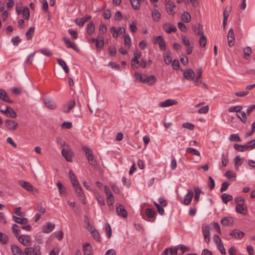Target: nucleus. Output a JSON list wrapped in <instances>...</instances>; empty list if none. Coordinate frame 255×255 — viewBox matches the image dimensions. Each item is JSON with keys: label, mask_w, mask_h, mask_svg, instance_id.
<instances>
[{"label": "nucleus", "mask_w": 255, "mask_h": 255, "mask_svg": "<svg viewBox=\"0 0 255 255\" xmlns=\"http://www.w3.org/2000/svg\"><path fill=\"white\" fill-rule=\"evenodd\" d=\"M235 201L237 203L236 211L237 213L242 215H246L248 212L247 208L245 204V199L242 197H237Z\"/></svg>", "instance_id": "obj_1"}, {"label": "nucleus", "mask_w": 255, "mask_h": 255, "mask_svg": "<svg viewBox=\"0 0 255 255\" xmlns=\"http://www.w3.org/2000/svg\"><path fill=\"white\" fill-rule=\"evenodd\" d=\"M252 145H249L246 144L245 145H239L238 144H235L234 147L236 150L241 152H244L245 151L251 150L255 148V140H252L249 141V143H252Z\"/></svg>", "instance_id": "obj_2"}, {"label": "nucleus", "mask_w": 255, "mask_h": 255, "mask_svg": "<svg viewBox=\"0 0 255 255\" xmlns=\"http://www.w3.org/2000/svg\"><path fill=\"white\" fill-rule=\"evenodd\" d=\"M61 153L67 161L72 162L73 161V153L69 145L63 147Z\"/></svg>", "instance_id": "obj_3"}, {"label": "nucleus", "mask_w": 255, "mask_h": 255, "mask_svg": "<svg viewBox=\"0 0 255 255\" xmlns=\"http://www.w3.org/2000/svg\"><path fill=\"white\" fill-rule=\"evenodd\" d=\"M40 250V247L39 245L34 246L33 247L25 248L24 253L26 255H41Z\"/></svg>", "instance_id": "obj_4"}, {"label": "nucleus", "mask_w": 255, "mask_h": 255, "mask_svg": "<svg viewBox=\"0 0 255 255\" xmlns=\"http://www.w3.org/2000/svg\"><path fill=\"white\" fill-rule=\"evenodd\" d=\"M18 241L24 246H30L31 245V239L29 235H23L17 237Z\"/></svg>", "instance_id": "obj_5"}, {"label": "nucleus", "mask_w": 255, "mask_h": 255, "mask_svg": "<svg viewBox=\"0 0 255 255\" xmlns=\"http://www.w3.org/2000/svg\"><path fill=\"white\" fill-rule=\"evenodd\" d=\"M153 43H158L161 50H165L166 44L163 37L161 35L155 37L153 38Z\"/></svg>", "instance_id": "obj_6"}, {"label": "nucleus", "mask_w": 255, "mask_h": 255, "mask_svg": "<svg viewBox=\"0 0 255 255\" xmlns=\"http://www.w3.org/2000/svg\"><path fill=\"white\" fill-rule=\"evenodd\" d=\"M165 7L167 12L170 15H174L175 12L174 8L175 7V4L170 0H166Z\"/></svg>", "instance_id": "obj_7"}, {"label": "nucleus", "mask_w": 255, "mask_h": 255, "mask_svg": "<svg viewBox=\"0 0 255 255\" xmlns=\"http://www.w3.org/2000/svg\"><path fill=\"white\" fill-rule=\"evenodd\" d=\"M210 228L207 224H203L202 226V231L205 238V242L209 244L210 241Z\"/></svg>", "instance_id": "obj_8"}, {"label": "nucleus", "mask_w": 255, "mask_h": 255, "mask_svg": "<svg viewBox=\"0 0 255 255\" xmlns=\"http://www.w3.org/2000/svg\"><path fill=\"white\" fill-rule=\"evenodd\" d=\"M5 124L6 128L9 130H15L17 129L18 124L14 121L7 119L5 121Z\"/></svg>", "instance_id": "obj_9"}, {"label": "nucleus", "mask_w": 255, "mask_h": 255, "mask_svg": "<svg viewBox=\"0 0 255 255\" xmlns=\"http://www.w3.org/2000/svg\"><path fill=\"white\" fill-rule=\"evenodd\" d=\"M18 184L23 188L29 192H32L34 189V187L29 182L24 180L18 181Z\"/></svg>", "instance_id": "obj_10"}, {"label": "nucleus", "mask_w": 255, "mask_h": 255, "mask_svg": "<svg viewBox=\"0 0 255 255\" xmlns=\"http://www.w3.org/2000/svg\"><path fill=\"white\" fill-rule=\"evenodd\" d=\"M178 104V102L173 99H167L165 101L161 102L159 104L160 107L165 108Z\"/></svg>", "instance_id": "obj_11"}, {"label": "nucleus", "mask_w": 255, "mask_h": 255, "mask_svg": "<svg viewBox=\"0 0 255 255\" xmlns=\"http://www.w3.org/2000/svg\"><path fill=\"white\" fill-rule=\"evenodd\" d=\"M117 212L119 216L124 218H126L128 216V213L124 205L122 204H119V206L117 207Z\"/></svg>", "instance_id": "obj_12"}, {"label": "nucleus", "mask_w": 255, "mask_h": 255, "mask_svg": "<svg viewBox=\"0 0 255 255\" xmlns=\"http://www.w3.org/2000/svg\"><path fill=\"white\" fill-rule=\"evenodd\" d=\"M44 103L45 106L50 110H54L57 108V105L54 101L50 99L46 98L43 99Z\"/></svg>", "instance_id": "obj_13"}, {"label": "nucleus", "mask_w": 255, "mask_h": 255, "mask_svg": "<svg viewBox=\"0 0 255 255\" xmlns=\"http://www.w3.org/2000/svg\"><path fill=\"white\" fill-rule=\"evenodd\" d=\"M163 29L168 33L177 31L176 27L169 23H164L163 24Z\"/></svg>", "instance_id": "obj_14"}, {"label": "nucleus", "mask_w": 255, "mask_h": 255, "mask_svg": "<svg viewBox=\"0 0 255 255\" xmlns=\"http://www.w3.org/2000/svg\"><path fill=\"white\" fill-rule=\"evenodd\" d=\"M75 190L76 194L80 198V200L82 201L83 204H85L86 199L81 186L80 185L79 186L75 187Z\"/></svg>", "instance_id": "obj_15"}, {"label": "nucleus", "mask_w": 255, "mask_h": 255, "mask_svg": "<svg viewBox=\"0 0 255 255\" xmlns=\"http://www.w3.org/2000/svg\"><path fill=\"white\" fill-rule=\"evenodd\" d=\"M183 76L187 80H194L195 73L192 69H188L184 71Z\"/></svg>", "instance_id": "obj_16"}, {"label": "nucleus", "mask_w": 255, "mask_h": 255, "mask_svg": "<svg viewBox=\"0 0 255 255\" xmlns=\"http://www.w3.org/2000/svg\"><path fill=\"white\" fill-rule=\"evenodd\" d=\"M245 233L238 229H235L231 231L230 235L236 239H241L245 236Z\"/></svg>", "instance_id": "obj_17"}, {"label": "nucleus", "mask_w": 255, "mask_h": 255, "mask_svg": "<svg viewBox=\"0 0 255 255\" xmlns=\"http://www.w3.org/2000/svg\"><path fill=\"white\" fill-rule=\"evenodd\" d=\"M193 30L196 35L201 36L204 35L203 26L200 23L195 25Z\"/></svg>", "instance_id": "obj_18"}, {"label": "nucleus", "mask_w": 255, "mask_h": 255, "mask_svg": "<svg viewBox=\"0 0 255 255\" xmlns=\"http://www.w3.org/2000/svg\"><path fill=\"white\" fill-rule=\"evenodd\" d=\"M63 40L65 42V44L67 45V47L71 48L75 51L79 50V48L76 45V44L71 42L68 38L64 37L63 38Z\"/></svg>", "instance_id": "obj_19"}, {"label": "nucleus", "mask_w": 255, "mask_h": 255, "mask_svg": "<svg viewBox=\"0 0 255 255\" xmlns=\"http://www.w3.org/2000/svg\"><path fill=\"white\" fill-rule=\"evenodd\" d=\"M193 196V192L191 189L188 191V193L185 196L184 199V204L186 205H189L192 199Z\"/></svg>", "instance_id": "obj_20"}, {"label": "nucleus", "mask_w": 255, "mask_h": 255, "mask_svg": "<svg viewBox=\"0 0 255 255\" xmlns=\"http://www.w3.org/2000/svg\"><path fill=\"white\" fill-rule=\"evenodd\" d=\"M75 105L74 100L70 101L67 105L63 106V110L64 113H68L70 110L74 108Z\"/></svg>", "instance_id": "obj_21"}, {"label": "nucleus", "mask_w": 255, "mask_h": 255, "mask_svg": "<svg viewBox=\"0 0 255 255\" xmlns=\"http://www.w3.org/2000/svg\"><path fill=\"white\" fill-rule=\"evenodd\" d=\"M144 82L145 83H147L149 85H153L156 82V77L154 75H150V76H148L146 74H144Z\"/></svg>", "instance_id": "obj_22"}, {"label": "nucleus", "mask_w": 255, "mask_h": 255, "mask_svg": "<svg viewBox=\"0 0 255 255\" xmlns=\"http://www.w3.org/2000/svg\"><path fill=\"white\" fill-rule=\"evenodd\" d=\"M0 99L6 103H12V101L9 99L6 92L2 89H0Z\"/></svg>", "instance_id": "obj_23"}, {"label": "nucleus", "mask_w": 255, "mask_h": 255, "mask_svg": "<svg viewBox=\"0 0 255 255\" xmlns=\"http://www.w3.org/2000/svg\"><path fill=\"white\" fill-rule=\"evenodd\" d=\"M83 247L84 255H92V247L89 243L83 244Z\"/></svg>", "instance_id": "obj_24"}, {"label": "nucleus", "mask_w": 255, "mask_h": 255, "mask_svg": "<svg viewBox=\"0 0 255 255\" xmlns=\"http://www.w3.org/2000/svg\"><path fill=\"white\" fill-rule=\"evenodd\" d=\"M221 223L223 226H229L234 223V219L231 217H224L221 220Z\"/></svg>", "instance_id": "obj_25"}, {"label": "nucleus", "mask_w": 255, "mask_h": 255, "mask_svg": "<svg viewBox=\"0 0 255 255\" xmlns=\"http://www.w3.org/2000/svg\"><path fill=\"white\" fill-rule=\"evenodd\" d=\"M54 224L48 223L46 225L43 227L42 231L44 233H49L54 229Z\"/></svg>", "instance_id": "obj_26"}, {"label": "nucleus", "mask_w": 255, "mask_h": 255, "mask_svg": "<svg viewBox=\"0 0 255 255\" xmlns=\"http://www.w3.org/2000/svg\"><path fill=\"white\" fill-rule=\"evenodd\" d=\"M11 250L14 255H24L21 250L16 245H11Z\"/></svg>", "instance_id": "obj_27"}, {"label": "nucleus", "mask_w": 255, "mask_h": 255, "mask_svg": "<svg viewBox=\"0 0 255 255\" xmlns=\"http://www.w3.org/2000/svg\"><path fill=\"white\" fill-rule=\"evenodd\" d=\"M178 248H168L163 252L164 255H177Z\"/></svg>", "instance_id": "obj_28"}, {"label": "nucleus", "mask_w": 255, "mask_h": 255, "mask_svg": "<svg viewBox=\"0 0 255 255\" xmlns=\"http://www.w3.org/2000/svg\"><path fill=\"white\" fill-rule=\"evenodd\" d=\"M6 116L11 118H16L17 117L16 113L13 110V109L10 107H7V112H6Z\"/></svg>", "instance_id": "obj_29"}, {"label": "nucleus", "mask_w": 255, "mask_h": 255, "mask_svg": "<svg viewBox=\"0 0 255 255\" xmlns=\"http://www.w3.org/2000/svg\"><path fill=\"white\" fill-rule=\"evenodd\" d=\"M164 60L165 63L168 65L170 64L172 61V53L170 52H167L163 54Z\"/></svg>", "instance_id": "obj_30"}, {"label": "nucleus", "mask_w": 255, "mask_h": 255, "mask_svg": "<svg viewBox=\"0 0 255 255\" xmlns=\"http://www.w3.org/2000/svg\"><path fill=\"white\" fill-rule=\"evenodd\" d=\"M12 218L16 223L19 224H27L28 222V219L26 218H20L15 216H13Z\"/></svg>", "instance_id": "obj_31"}, {"label": "nucleus", "mask_w": 255, "mask_h": 255, "mask_svg": "<svg viewBox=\"0 0 255 255\" xmlns=\"http://www.w3.org/2000/svg\"><path fill=\"white\" fill-rule=\"evenodd\" d=\"M132 8L134 10L140 8V2H143L144 0H129Z\"/></svg>", "instance_id": "obj_32"}, {"label": "nucleus", "mask_w": 255, "mask_h": 255, "mask_svg": "<svg viewBox=\"0 0 255 255\" xmlns=\"http://www.w3.org/2000/svg\"><path fill=\"white\" fill-rule=\"evenodd\" d=\"M57 61L59 65L62 67L65 72L66 73H68L69 72V70L66 62L63 60L61 59H58Z\"/></svg>", "instance_id": "obj_33"}, {"label": "nucleus", "mask_w": 255, "mask_h": 255, "mask_svg": "<svg viewBox=\"0 0 255 255\" xmlns=\"http://www.w3.org/2000/svg\"><path fill=\"white\" fill-rule=\"evenodd\" d=\"M181 18L183 22L188 23L190 21L191 17L189 12H184L182 14Z\"/></svg>", "instance_id": "obj_34"}, {"label": "nucleus", "mask_w": 255, "mask_h": 255, "mask_svg": "<svg viewBox=\"0 0 255 255\" xmlns=\"http://www.w3.org/2000/svg\"><path fill=\"white\" fill-rule=\"evenodd\" d=\"M221 199L223 202L227 204L228 202L232 201L233 200V196L231 195L227 194L226 193H224L221 196Z\"/></svg>", "instance_id": "obj_35"}, {"label": "nucleus", "mask_w": 255, "mask_h": 255, "mask_svg": "<svg viewBox=\"0 0 255 255\" xmlns=\"http://www.w3.org/2000/svg\"><path fill=\"white\" fill-rule=\"evenodd\" d=\"M243 51V58L245 59H248L252 52V48L249 46L246 47L244 49Z\"/></svg>", "instance_id": "obj_36"}, {"label": "nucleus", "mask_w": 255, "mask_h": 255, "mask_svg": "<svg viewBox=\"0 0 255 255\" xmlns=\"http://www.w3.org/2000/svg\"><path fill=\"white\" fill-rule=\"evenodd\" d=\"M35 28L34 27H30L25 33L26 39L29 40L31 39L34 32Z\"/></svg>", "instance_id": "obj_37"}, {"label": "nucleus", "mask_w": 255, "mask_h": 255, "mask_svg": "<svg viewBox=\"0 0 255 255\" xmlns=\"http://www.w3.org/2000/svg\"><path fill=\"white\" fill-rule=\"evenodd\" d=\"M95 24L93 21H91L87 25V32L89 35H91L95 31Z\"/></svg>", "instance_id": "obj_38"}, {"label": "nucleus", "mask_w": 255, "mask_h": 255, "mask_svg": "<svg viewBox=\"0 0 255 255\" xmlns=\"http://www.w3.org/2000/svg\"><path fill=\"white\" fill-rule=\"evenodd\" d=\"M194 189V191H195L194 201L197 202L199 200L200 194H201L202 191L198 187L195 186Z\"/></svg>", "instance_id": "obj_39"}, {"label": "nucleus", "mask_w": 255, "mask_h": 255, "mask_svg": "<svg viewBox=\"0 0 255 255\" xmlns=\"http://www.w3.org/2000/svg\"><path fill=\"white\" fill-rule=\"evenodd\" d=\"M21 12L23 17L26 20H28L30 17L29 8L27 7H24Z\"/></svg>", "instance_id": "obj_40"}, {"label": "nucleus", "mask_w": 255, "mask_h": 255, "mask_svg": "<svg viewBox=\"0 0 255 255\" xmlns=\"http://www.w3.org/2000/svg\"><path fill=\"white\" fill-rule=\"evenodd\" d=\"M56 185L58 188L60 194L61 195H64L66 193V190L65 186L60 182H58Z\"/></svg>", "instance_id": "obj_41"}, {"label": "nucleus", "mask_w": 255, "mask_h": 255, "mask_svg": "<svg viewBox=\"0 0 255 255\" xmlns=\"http://www.w3.org/2000/svg\"><path fill=\"white\" fill-rule=\"evenodd\" d=\"M160 13L157 9H153L152 11V17L154 20L158 21L160 19Z\"/></svg>", "instance_id": "obj_42"}, {"label": "nucleus", "mask_w": 255, "mask_h": 255, "mask_svg": "<svg viewBox=\"0 0 255 255\" xmlns=\"http://www.w3.org/2000/svg\"><path fill=\"white\" fill-rule=\"evenodd\" d=\"M237 116L244 123H246L247 121L246 114L244 111H241L237 114Z\"/></svg>", "instance_id": "obj_43"}, {"label": "nucleus", "mask_w": 255, "mask_h": 255, "mask_svg": "<svg viewBox=\"0 0 255 255\" xmlns=\"http://www.w3.org/2000/svg\"><path fill=\"white\" fill-rule=\"evenodd\" d=\"M134 77L136 80L139 81L140 82L143 83L144 82V75L139 72H135L134 73Z\"/></svg>", "instance_id": "obj_44"}, {"label": "nucleus", "mask_w": 255, "mask_h": 255, "mask_svg": "<svg viewBox=\"0 0 255 255\" xmlns=\"http://www.w3.org/2000/svg\"><path fill=\"white\" fill-rule=\"evenodd\" d=\"M200 36L199 41V44L201 47H205L207 43V38L204 34Z\"/></svg>", "instance_id": "obj_45"}, {"label": "nucleus", "mask_w": 255, "mask_h": 255, "mask_svg": "<svg viewBox=\"0 0 255 255\" xmlns=\"http://www.w3.org/2000/svg\"><path fill=\"white\" fill-rule=\"evenodd\" d=\"M229 139L232 141L241 142V139L238 134H232L230 135Z\"/></svg>", "instance_id": "obj_46"}, {"label": "nucleus", "mask_w": 255, "mask_h": 255, "mask_svg": "<svg viewBox=\"0 0 255 255\" xmlns=\"http://www.w3.org/2000/svg\"><path fill=\"white\" fill-rule=\"evenodd\" d=\"M82 149L85 152L87 158L93 154L91 149L86 146H82Z\"/></svg>", "instance_id": "obj_47"}, {"label": "nucleus", "mask_w": 255, "mask_h": 255, "mask_svg": "<svg viewBox=\"0 0 255 255\" xmlns=\"http://www.w3.org/2000/svg\"><path fill=\"white\" fill-rule=\"evenodd\" d=\"M8 241V237L2 233L0 232V242L2 244H6Z\"/></svg>", "instance_id": "obj_48"}, {"label": "nucleus", "mask_w": 255, "mask_h": 255, "mask_svg": "<svg viewBox=\"0 0 255 255\" xmlns=\"http://www.w3.org/2000/svg\"><path fill=\"white\" fill-rule=\"evenodd\" d=\"M110 56H115L117 54V49L115 46H110L108 49Z\"/></svg>", "instance_id": "obj_49"}, {"label": "nucleus", "mask_w": 255, "mask_h": 255, "mask_svg": "<svg viewBox=\"0 0 255 255\" xmlns=\"http://www.w3.org/2000/svg\"><path fill=\"white\" fill-rule=\"evenodd\" d=\"M13 233L14 234L16 238L18 237V233L20 231L19 226L16 224H13L11 228Z\"/></svg>", "instance_id": "obj_50"}, {"label": "nucleus", "mask_w": 255, "mask_h": 255, "mask_svg": "<svg viewBox=\"0 0 255 255\" xmlns=\"http://www.w3.org/2000/svg\"><path fill=\"white\" fill-rule=\"evenodd\" d=\"M242 109V107L240 106L232 107L229 108V111L230 112H237L238 113H240Z\"/></svg>", "instance_id": "obj_51"}, {"label": "nucleus", "mask_w": 255, "mask_h": 255, "mask_svg": "<svg viewBox=\"0 0 255 255\" xmlns=\"http://www.w3.org/2000/svg\"><path fill=\"white\" fill-rule=\"evenodd\" d=\"M139 60L138 59L133 58L131 61V66L134 68H137L138 67Z\"/></svg>", "instance_id": "obj_52"}, {"label": "nucleus", "mask_w": 255, "mask_h": 255, "mask_svg": "<svg viewBox=\"0 0 255 255\" xmlns=\"http://www.w3.org/2000/svg\"><path fill=\"white\" fill-rule=\"evenodd\" d=\"M145 213L148 218H151L154 217L155 215V212L152 209H146L145 210Z\"/></svg>", "instance_id": "obj_53"}, {"label": "nucleus", "mask_w": 255, "mask_h": 255, "mask_svg": "<svg viewBox=\"0 0 255 255\" xmlns=\"http://www.w3.org/2000/svg\"><path fill=\"white\" fill-rule=\"evenodd\" d=\"M154 205L157 208L158 213L161 215H163L164 213V210L163 208V207L160 206L158 203H157L155 202H154Z\"/></svg>", "instance_id": "obj_54"}, {"label": "nucleus", "mask_w": 255, "mask_h": 255, "mask_svg": "<svg viewBox=\"0 0 255 255\" xmlns=\"http://www.w3.org/2000/svg\"><path fill=\"white\" fill-rule=\"evenodd\" d=\"M124 43L126 46L129 47L131 45V40L128 34L124 35Z\"/></svg>", "instance_id": "obj_55"}, {"label": "nucleus", "mask_w": 255, "mask_h": 255, "mask_svg": "<svg viewBox=\"0 0 255 255\" xmlns=\"http://www.w3.org/2000/svg\"><path fill=\"white\" fill-rule=\"evenodd\" d=\"M96 47H97V49L99 50H101L104 47V41H102L101 40H97L96 42Z\"/></svg>", "instance_id": "obj_56"}, {"label": "nucleus", "mask_w": 255, "mask_h": 255, "mask_svg": "<svg viewBox=\"0 0 255 255\" xmlns=\"http://www.w3.org/2000/svg\"><path fill=\"white\" fill-rule=\"evenodd\" d=\"M182 42L187 47H189L190 45L189 38L186 36H183L182 37Z\"/></svg>", "instance_id": "obj_57"}, {"label": "nucleus", "mask_w": 255, "mask_h": 255, "mask_svg": "<svg viewBox=\"0 0 255 255\" xmlns=\"http://www.w3.org/2000/svg\"><path fill=\"white\" fill-rule=\"evenodd\" d=\"M39 51L46 56H51L52 55V52L46 48L41 49Z\"/></svg>", "instance_id": "obj_58"}, {"label": "nucleus", "mask_w": 255, "mask_h": 255, "mask_svg": "<svg viewBox=\"0 0 255 255\" xmlns=\"http://www.w3.org/2000/svg\"><path fill=\"white\" fill-rule=\"evenodd\" d=\"M182 127L184 128L189 129L190 130H193L195 126L193 124L189 123H184L182 124Z\"/></svg>", "instance_id": "obj_59"}, {"label": "nucleus", "mask_w": 255, "mask_h": 255, "mask_svg": "<svg viewBox=\"0 0 255 255\" xmlns=\"http://www.w3.org/2000/svg\"><path fill=\"white\" fill-rule=\"evenodd\" d=\"M209 183L208 184V186L210 188V190H213L215 188V183L211 176L209 177Z\"/></svg>", "instance_id": "obj_60"}, {"label": "nucleus", "mask_w": 255, "mask_h": 255, "mask_svg": "<svg viewBox=\"0 0 255 255\" xmlns=\"http://www.w3.org/2000/svg\"><path fill=\"white\" fill-rule=\"evenodd\" d=\"M75 22L79 26H83L85 23V20H84V17H82L80 19L76 18L75 19Z\"/></svg>", "instance_id": "obj_61"}, {"label": "nucleus", "mask_w": 255, "mask_h": 255, "mask_svg": "<svg viewBox=\"0 0 255 255\" xmlns=\"http://www.w3.org/2000/svg\"><path fill=\"white\" fill-rule=\"evenodd\" d=\"M106 232L107 238L110 239L112 236V229L109 224H108L106 227Z\"/></svg>", "instance_id": "obj_62"}, {"label": "nucleus", "mask_w": 255, "mask_h": 255, "mask_svg": "<svg viewBox=\"0 0 255 255\" xmlns=\"http://www.w3.org/2000/svg\"><path fill=\"white\" fill-rule=\"evenodd\" d=\"M89 163L92 166H95L96 164V161L95 159L94 156L93 154L91 155L89 157L87 158Z\"/></svg>", "instance_id": "obj_63"}, {"label": "nucleus", "mask_w": 255, "mask_h": 255, "mask_svg": "<svg viewBox=\"0 0 255 255\" xmlns=\"http://www.w3.org/2000/svg\"><path fill=\"white\" fill-rule=\"evenodd\" d=\"M35 52L30 54L29 55L26 60V63L27 65H30L32 64L33 61L32 58L34 57Z\"/></svg>", "instance_id": "obj_64"}]
</instances>
